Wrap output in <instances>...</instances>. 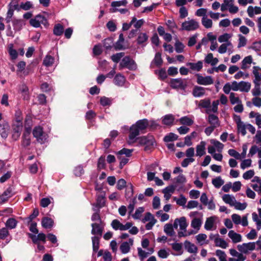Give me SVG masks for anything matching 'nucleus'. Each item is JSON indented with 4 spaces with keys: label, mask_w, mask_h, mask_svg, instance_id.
Segmentation results:
<instances>
[{
    "label": "nucleus",
    "mask_w": 261,
    "mask_h": 261,
    "mask_svg": "<svg viewBox=\"0 0 261 261\" xmlns=\"http://www.w3.org/2000/svg\"><path fill=\"white\" fill-rule=\"evenodd\" d=\"M252 62V58L251 56L246 57L241 62V68L244 70L248 68Z\"/></svg>",
    "instance_id": "obj_28"
},
{
    "label": "nucleus",
    "mask_w": 261,
    "mask_h": 261,
    "mask_svg": "<svg viewBox=\"0 0 261 261\" xmlns=\"http://www.w3.org/2000/svg\"><path fill=\"white\" fill-rule=\"evenodd\" d=\"M19 92L21 94L23 99L29 100L30 98L29 88L24 84L21 85L19 88Z\"/></svg>",
    "instance_id": "obj_13"
},
{
    "label": "nucleus",
    "mask_w": 261,
    "mask_h": 261,
    "mask_svg": "<svg viewBox=\"0 0 261 261\" xmlns=\"http://www.w3.org/2000/svg\"><path fill=\"white\" fill-rule=\"evenodd\" d=\"M247 205V204L246 202L241 203L236 200L233 206H234L236 210L243 211L246 208Z\"/></svg>",
    "instance_id": "obj_54"
},
{
    "label": "nucleus",
    "mask_w": 261,
    "mask_h": 261,
    "mask_svg": "<svg viewBox=\"0 0 261 261\" xmlns=\"http://www.w3.org/2000/svg\"><path fill=\"white\" fill-rule=\"evenodd\" d=\"M91 233L95 236L101 237L103 230V226L102 223H94L91 224Z\"/></svg>",
    "instance_id": "obj_9"
},
{
    "label": "nucleus",
    "mask_w": 261,
    "mask_h": 261,
    "mask_svg": "<svg viewBox=\"0 0 261 261\" xmlns=\"http://www.w3.org/2000/svg\"><path fill=\"white\" fill-rule=\"evenodd\" d=\"M202 224L201 220L199 218H195L191 221V227L197 230H199Z\"/></svg>",
    "instance_id": "obj_39"
},
{
    "label": "nucleus",
    "mask_w": 261,
    "mask_h": 261,
    "mask_svg": "<svg viewBox=\"0 0 261 261\" xmlns=\"http://www.w3.org/2000/svg\"><path fill=\"white\" fill-rule=\"evenodd\" d=\"M207 120L208 123L211 124V126L215 128H217L220 126L218 117L214 114H210L208 116Z\"/></svg>",
    "instance_id": "obj_18"
},
{
    "label": "nucleus",
    "mask_w": 261,
    "mask_h": 261,
    "mask_svg": "<svg viewBox=\"0 0 261 261\" xmlns=\"http://www.w3.org/2000/svg\"><path fill=\"white\" fill-rule=\"evenodd\" d=\"M124 68H127L130 70H135L137 68V65L129 56H125L122 59L119 64L120 69Z\"/></svg>",
    "instance_id": "obj_1"
},
{
    "label": "nucleus",
    "mask_w": 261,
    "mask_h": 261,
    "mask_svg": "<svg viewBox=\"0 0 261 261\" xmlns=\"http://www.w3.org/2000/svg\"><path fill=\"white\" fill-rule=\"evenodd\" d=\"M92 210L94 213L91 216V220L93 221H98L99 223H102V220L100 216V210L95 208V207H92Z\"/></svg>",
    "instance_id": "obj_35"
},
{
    "label": "nucleus",
    "mask_w": 261,
    "mask_h": 261,
    "mask_svg": "<svg viewBox=\"0 0 261 261\" xmlns=\"http://www.w3.org/2000/svg\"><path fill=\"white\" fill-rule=\"evenodd\" d=\"M124 56V53H119L113 55L111 56L112 60L116 63H118L120 59Z\"/></svg>",
    "instance_id": "obj_50"
},
{
    "label": "nucleus",
    "mask_w": 261,
    "mask_h": 261,
    "mask_svg": "<svg viewBox=\"0 0 261 261\" xmlns=\"http://www.w3.org/2000/svg\"><path fill=\"white\" fill-rule=\"evenodd\" d=\"M197 242L201 245H202L204 244V241L206 239L207 236L205 234L200 233L196 237Z\"/></svg>",
    "instance_id": "obj_62"
},
{
    "label": "nucleus",
    "mask_w": 261,
    "mask_h": 261,
    "mask_svg": "<svg viewBox=\"0 0 261 261\" xmlns=\"http://www.w3.org/2000/svg\"><path fill=\"white\" fill-rule=\"evenodd\" d=\"M223 200L230 206H233L236 200L234 196L229 194H224L222 197Z\"/></svg>",
    "instance_id": "obj_30"
},
{
    "label": "nucleus",
    "mask_w": 261,
    "mask_h": 261,
    "mask_svg": "<svg viewBox=\"0 0 261 261\" xmlns=\"http://www.w3.org/2000/svg\"><path fill=\"white\" fill-rule=\"evenodd\" d=\"M186 65L191 69L197 71H199L203 67V63L201 61H199L196 63L188 62Z\"/></svg>",
    "instance_id": "obj_23"
},
{
    "label": "nucleus",
    "mask_w": 261,
    "mask_h": 261,
    "mask_svg": "<svg viewBox=\"0 0 261 261\" xmlns=\"http://www.w3.org/2000/svg\"><path fill=\"white\" fill-rule=\"evenodd\" d=\"M236 94L234 93L231 92L230 93L229 99L230 102L232 105H234L236 103H241V100L240 99L239 97L235 96Z\"/></svg>",
    "instance_id": "obj_51"
},
{
    "label": "nucleus",
    "mask_w": 261,
    "mask_h": 261,
    "mask_svg": "<svg viewBox=\"0 0 261 261\" xmlns=\"http://www.w3.org/2000/svg\"><path fill=\"white\" fill-rule=\"evenodd\" d=\"M55 59L50 55H46L43 60V65L46 67H49L53 65Z\"/></svg>",
    "instance_id": "obj_41"
},
{
    "label": "nucleus",
    "mask_w": 261,
    "mask_h": 261,
    "mask_svg": "<svg viewBox=\"0 0 261 261\" xmlns=\"http://www.w3.org/2000/svg\"><path fill=\"white\" fill-rule=\"evenodd\" d=\"M148 38V36L146 33H139L137 39V44L139 45L142 44L143 43L147 41Z\"/></svg>",
    "instance_id": "obj_38"
},
{
    "label": "nucleus",
    "mask_w": 261,
    "mask_h": 261,
    "mask_svg": "<svg viewBox=\"0 0 261 261\" xmlns=\"http://www.w3.org/2000/svg\"><path fill=\"white\" fill-rule=\"evenodd\" d=\"M133 150L123 148L117 152V155H121L123 154H125L126 156L129 157L132 155Z\"/></svg>",
    "instance_id": "obj_60"
},
{
    "label": "nucleus",
    "mask_w": 261,
    "mask_h": 261,
    "mask_svg": "<svg viewBox=\"0 0 261 261\" xmlns=\"http://www.w3.org/2000/svg\"><path fill=\"white\" fill-rule=\"evenodd\" d=\"M240 89L242 92H248L251 88V84L249 82L241 81L240 82Z\"/></svg>",
    "instance_id": "obj_37"
},
{
    "label": "nucleus",
    "mask_w": 261,
    "mask_h": 261,
    "mask_svg": "<svg viewBox=\"0 0 261 261\" xmlns=\"http://www.w3.org/2000/svg\"><path fill=\"white\" fill-rule=\"evenodd\" d=\"M179 121L181 124L186 125L188 126H191L194 123L193 120L192 119L188 117V116H184L181 117L179 119Z\"/></svg>",
    "instance_id": "obj_40"
},
{
    "label": "nucleus",
    "mask_w": 261,
    "mask_h": 261,
    "mask_svg": "<svg viewBox=\"0 0 261 261\" xmlns=\"http://www.w3.org/2000/svg\"><path fill=\"white\" fill-rule=\"evenodd\" d=\"M178 136L173 133H170L166 135L164 138V141L165 142H169L177 140Z\"/></svg>",
    "instance_id": "obj_42"
},
{
    "label": "nucleus",
    "mask_w": 261,
    "mask_h": 261,
    "mask_svg": "<svg viewBox=\"0 0 261 261\" xmlns=\"http://www.w3.org/2000/svg\"><path fill=\"white\" fill-rule=\"evenodd\" d=\"M261 71V68L258 66H254L253 67V74L255 79L253 80L254 84H261V73L259 71Z\"/></svg>",
    "instance_id": "obj_17"
},
{
    "label": "nucleus",
    "mask_w": 261,
    "mask_h": 261,
    "mask_svg": "<svg viewBox=\"0 0 261 261\" xmlns=\"http://www.w3.org/2000/svg\"><path fill=\"white\" fill-rule=\"evenodd\" d=\"M22 126L21 124L14 126L13 128L12 138L14 140H17L20 137L22 130Z\"/></svg>",
    "instance_id": "obj_25"
},
{
    "label": "nucleus",
    "mask_w": 261,
    "mask_h": 261,
    "mask_svg": "<svg viewBox=\"0 0 261 261\" xmlns=\"http://www.w3.org/2000/svg\"><path fill=\"white\" fill-rule=\"evenodd\" d=\"M33 6L31 2L28 1L25 3H21L20 5V8L24 10H28L30 9Z\"/></svg>",
    "instance_id": "obj_63"
},
{
    "label": "nucleus",
    "mask_w": 261,
    "mask_h": 261,
    "mask_svg": "<svg viewBox=\"0 0 261 261\" xmlns=\"http://www.w3.org/2000/svg\"><path fill=\"white\" fill-rule=\"evenodd\" d=\"M228 236L231 239L233 243H237L242 241L241 235L236 233L233 230H230L228 233Z\"/></svg>",
    "instance_id": "obj_20"
},
{
    "label": "nucleus",
    "mask_w": 261,
    "mask_h": 261,
    "mask_svg": "<svg viewBox=\"0 0 261 261\" xmlns=\"http://www.w3.org/2000/svg\"><path fill=\"white\" fill-rule=\"evenodd\" d=\"M29 236L34 244H38L39 241H41L43 243H45L46 241V236L43 233H39L38 234L37 236L31 233H29Z\"/></svg>",
    "instance_id": "obj_15"
},
{
    "label": "nucleus",
    "mask_w": 261,
    "mask_h": 261,
    "mask_svg": "<svg viewBox=\"0 0 261 261\" xmlns=\"http://www.w3.org/2000/svg\"><path fill=\"white\" fill-rule=\"evenodd\" d=\"M64 31V27L60 23H57L54 26L53 33L57 36H60L63 34Z\"/></svg>",
    "instance_id": "obj_29"
},
{
    "label": "nucleus",
    "mask_w": 261,
    "mask_h": 261,
    "mask_svg": "<svg viewBox=\"0 0 261 261\" xmlns=\"http://www.w3.org/2000/svg\"><path fill=\"white\" fill-rule=\"evenodd\" d=\"M9 235L8 228L3 227L0 229V240H5Z\"/></svg>",
    "instance_id": "obj_56"
},
{
    "label": "nucleus",
    "mask_w": 261,
    "mask_h": 261,
    "mask_svg": "<svg viewBox=\"0 0 261 261\" xmlns=\"http://www.w3.org/2000/svg\"><path fill=\"white\" fill-rule=\"evenodd\" d=\"M178 225L180 231L178 232V237L179 238L185 237L192 234V232H187V227L188 223L187 222L186 218L185 217H182L177 218Z\"/></svg>",
    "instance_id": "obj_2"
},
{
    "label": "nucleus",
    "mask_w": 261,
    "mask_h": 261,
    "mask_svg": "<svg viewBox=\"0 0 261 261\" xmlns=\"http://www.w3.org/2000/svg\"><path fill=\"white\" fill-rule=\"evenodd\" d=\"M247 124H245L244 122L238 124L237 125V130L239 133H241L243 136L246 134Z\"/></svg>",
    "instance_id": "obj_45"
},
{
    "label": "nucleus",
    "mask_w": 261,
    "mask_h": 261,
    "mask_svg": "<svg viewBox=\"0 0 261 261\" xmlns=\"http://www.w3.org/2000/svg\"><path fill=\"white\" fill-rule=\"evenodd\" d=\"M214 223V220L213 217H210L207 218L205 224H204V228L206 230H210L213 227Z\"/></svg>",
    "instance_id": "obj_44"
},
{
    "label": "nucleus",
    "mask_w": 261,
    "mask_h": 261,
    "mask_svg": "<svg viewBox=\"0 0 261 261\" xmlns=\"http://www.w3.org/2000/svg\"><path fill=\"white\" fill-rule=\"evenodd\" d=\"M54 222L51 218L44 217L42 219L41 224L43 227L45 228H50L53 225Z\"/></svg>",
    "instance_id": "obj_32"
},
{
    "label": "nucleus",
    "mask_w": 261,
    "mask_h": 261,
    "mask_svg": "<svg viewBox=\"0 0 261 261\" xmlns=\"http://www.w3.org/2000/svg\"><path fill=\"white\" fill-rule=\"evenodd\" d=\"M199 27V23L194 19L185 21L181 24V29L188 31H194Z\"/></svg>",
    "instance_id": "obj_5"
},
{
    "label": "nucleus",
    "mask_w": 261,
    "mask_h": 261,
    "mask_svg": "<svg viewBox=\"0 0 261 261\" xmlns=\"http://www.w3.org/2000/svg\"><path fill=\"white\" fill-rule=\"evenodd\" d=\"M175 118L172 114H167L162 117V123L164 125L171 126L173 124Z\"/></svg>",
    "instance_id": "obj_21"
},
{
    "label": "nucleus",
    "mask_w": 261,
    "mask_h": 261,
    "mask_svg": "<svg viewBox=\"0 0 261 261\" xmlns=\"http://www.w3.org/2000/svg\"><path fill=\"white\" fill-rule=\"evenodd\" d=\"M84 173V170L82 165L76 166L74 169V174L76 176H81Z\"/></svg>",
    "instance_id": "obj_57"
},
{
    "label": "nucleus",
    "mask_w": 261,
    "mask_h": 261,
    "mask_svg": "<svg viewBox=\"0 0 261 261\" xmlns=\"http://www.w3.org/2000/svg\"><path fill=\"white\" fill-rule=\"evenodd\" d=\"M237 247L239 251L247 253L249 251H252L255 249V243L254 242L243 243L238 245Z\"/></svg>",
    "instance_id": "obj_6"
},
{
    "label": "nucleus",
    "mask_w": 261,
    "mask_h": 261,
    "mask_svg": "<svg viewBox=\"0 0 261 261\" xmlns=\"http://www.w3.org/2000/svg\"><path fill=\"white\" fill-rule=\"evenodd\" d=\"M205 94V88L202 87L196 86L194 87L192 94L195 97L203 96Z\"/></svg>",
    "instance_id": "obj_16"
},
{
    "label": "nucleus",
    "mask_w": 261,
    "mask_h": 261,
    "mask_svg": "<svg viewBox=\"0 0 261 261\" xmlns=\"http://www.w3.org/2000/svg\"><path fill=\"white\" fill-rule=\"evenodd\" d=\"M164 231L169 236L172 237L175 234L173 226L172 224L168 223L165 225Z\"/></svg>",
    "instance_id": "obj_33"
},
{
    "label": "nucleus",
    "mask_w": 261,
    "mask_h": 261,
    "mask_svg": "<svg viewBox=\"0 0 261 261\" xmlns=\"http://www.w3.org/2000/svg\"><path fill=\"white\" fill-rule=\"evenodd\" d=\"M184 246L187 251L191 253H196L198 250L197 247L195 244L191 243L188 241H186L184 243Z\"/></svg>",
    "instance_id": "obj_19"
},
{
    "label": "nucleus",
    "mask_w": 261,
    "mask_h": 261,
    "mask_svg": "<svg viewBox=\"0 0 261 261\" xmlns=\"http://www.w3.org/2000/svg\"><path fill=\"white\" fill-rule=\"evenodd\" d=\"M140 130L135 124L131 126L130 127V133L128 137L129 140L128 141V143L129 144H131L135 142L136 137L140 134Z\"/></svg>",
    "instance_id": "obj_7"
},
{
    "label": "nucleus",
    "mask_w": 261,
    "mask_h": 261,
    "mask_svg": "<svg viewBox=\"0 0 261 261\" xmlns=\"http://www.w3.org/2000/svg\"><path fill=\"white\" fill-rule=\"evenodd\" d=\"M144 211V208L143 207H138L135 213V214L133 215V217L135 219H140L142 213Z\"/></svg>",
    "instance_id": "obj_59"
},
{
    "label": "nucleus",
    "mask_w": 261,
    "mask_h": 261,
    "mask_svg": "<svg viewBox=\"0 0 261 261\" xmlns=\"http://www.w3.org/2000/svg\"><path fill=\"white\" fill-rule=\"evenodd\" d=\"M105 193L102 192L100 194L97 195L96 202L92 204V205L93 207L100 210L105 206Z\"/></svg>",
    "instance_id": "obj_8"
},
{
    "label": "nucleus",
    "mask_w": 261,
    "mask_h": 261,
    "mask_svg": "<svg viewBox=\"0 0 261 261\" xmlns=\"http://www.w3.org/2000/svg\"><path fill=\"white\" fill-rule=\"evenodd\" d=\"M170 85L173 89L185 90L188 86V83L186 79H173L170 80Z\"/></svg>",
    "instance_id": "obj_4"
},
{
    "label": "nucleus",
    "mask_w": 261,
    "mask_h": 261,
    "mask_svg": "<svg viewBox=\"0 0 261 261\" xmlns=\"http://www.w3.org/2000/svg\"><path fill=\"white\" fill-rule=\"evenodd\" d=\"M9 125L5 120L0 122V134L2 138H6L8 137Z\"/></svg>",
    "instance_id": "obj_11"
},
{
    "label": "nucleus",
    "mask_w": 261,
    "mask_h": 261,
    "mask_svg": "<svg viewBox=\"0 0 261 261\" xmlns=\"http://www.w3.org/2000/svg\"><path fill=\"white\" fill-rule=\"evenodd\" d=\"M134 240L133 239H129L128 242H123L120 246V250L123 254H126L128 253L130 247L133 245Z\"/></svg>",
    "instance_id": "obj_12"
},
{
    "label": "nucleus",
    "mask_w": 261,
    "mask_h": 261,
    "mask_svg": "<svg viewBox=\"0 0 261 261\" xmlns=\"http://www.w3.org/2000/svg\"><path fill=\"white\" fill-rule=\"evenodd\" d=\"M205 146L206 142L205 141H201L196 147V155L198 156H202L205 154Z\"/></svg>",
    "instance_id": "obj_14"
},
{
    "label": "nucleus",
    "mask_w": 261,
    "mask_h": 261,
    "mask_svg": "<svg viewBox=\"0 0 261 261\" xmlns=\"http://www.w3.org/2000/svg\"><path fill=\"white\" fill-rule=\"evenodd\" d=\"M153 62L156 66H160L163 63V60L161 57V54L160 53H156Z\"/></svg>",
    "instance_id": "obj_48"
},
{
    "label": "nucleus",
    "mask_w": 261,
    "mask_h": 261,
    "mask_svg": "<svg viewBox=\"0 0 261 261\" xmlns=\"http://www.w3.org/2000/svg\"><path fill=\"white\" fill-rule=\"evenodd\" d=\"M17 224V221L15 219L12 218H9L5 223L6 227L10 229L15 228L16 227Z\"/></svg>",
    "instance_id": "obj_36"
},
{
    "label": "nucleus",
    "mask_w": 261,
    "mask_h": 261,
    "mask_svg": "<svg viewBox=\"0 0 261 261\" xmlns=\"http://www.w3.org/2000/svg\"><path fill=\"white\" fill-rule=\"evenodd\" d=\"M254 175V172L253 170H250L246 172H245L243 175V177L245 179H251Z\"/></svg>",
    "instance_id": "obj_64"
},
{
    "label": "nucleus",
    "mask_w": 261,
    "mask_h": 261,
    "mask_svg": "<svg viewBox=\"0 0 261 261\" xmlns=\"http://www.w3.org/2000/svg\"><path fill=\"white\" fill-rule=\"evenodd\" d=\"M135 124L140 131H142L148 127V120L147 119L139 120L136 122Z\"/></svg>",
    "instance_id": "obj_26"
},
{
    "label": "nucleus",
    "mask_w": 261,
    "mask_h": 261,
    "mask_svg": "<svg viewBox=\"0 0 261 261\" xmlns=\"http://www.w3.org/2000/svg\"><path fill=\"white\" fill-rule=\"evenodd\" d=\"M197 83L202 85H208L213 84L214 81L211 76H207L203 77L199 74H197Z\"/></svg>",
    "instance_id": "obj_10"
},
{
    "label": "nucleus",
    "mask_w": 261,
    "mask_h": 261,
    "mask_svg": "<svg viewBox=\"0 0 261 261\" xmlns=\"http://www.w3.org/2000/svg\"><path fill=\"white\" fill-rule=\"evenodd\" d=\"M100 237L93 236L92 237L93 251L96 252L99 247V240Z\"/></svg>",
    "instance_id": "obj_34"
},
{
    "label": "nucleus",
    "mask_w": 261,
    "mask_h": 261,
    "mask_svg": "<svg viewBox=\"0 0 261 261\" xmlns=\"http://www.w3.org/2000/svg\"><path fill=\"white\" fill-rule=\"evenodd\" d=\"M254 87L252 90V93L253 96L256 97L261 94V89L260 87L261 84H254Z\"/></svg>",
    "instance_id": "obj_49"
},
{
    "label": "nucleus",
    "mask_w": 261,
    "mask_h": 261,
    "mask_svg": "<svg viewBox=\"0 0 261 261\" xmlns=\"http://www.w3.org/2000/svg\"><path fill=\"white\" fill-rule=\"evenodd\" d=\"M224 183V180L221 178L220 176L214 178L212 180V184L216 188H220Z\"/></svg>",
    "instance_id": "obj_43"
},
{
    "label": "nucleus",
    "mask_w": 261,
    "mask_h": 261,
    "mask_svg": "<svg viewBox=\"0 0 261 261\" xmlns=\"http://www.w3.org/2000/svg\"><path fill=\"white\" fill-rule=\"evenodd\" d=\"M136 20V18L135 17H133L132 20L129 23H123L122 25V30L123 31H127L130 29L131 26L134 23V22Z\"/></svg>",
    "instance_id": "obj_61"
},
{
    "label": "nucleus",
    "mask_w": 261,
    "mask_h": 261,
    "mask_svg": "<svg viewBox=\"0 0 261 261\" xmlns=\"http://www.w3.org/2000/svg\"><path fill=\"white\" fill-rule=\"evenodd\" d=\"M33 135L36 138L37 141L41 144L44 143L47 138V134L43 132V128L40 126L34 127Z\"/></svg>",
    "instance_id": "obj_3"
},
{
    "label": "nucleus",
    "mask_w": 261,
    "mask_h": 261,
    "mask_svg": "<svg viewBox=\"0 0 261 261\" xmlns=\"http://www.w3.org/2000/svg\"><path fill=\"white\" fill-rule=\"evenodd\" d=\"M174 199L176 200V203L180 206H184L187 202L186 198L182 195H181L180 197L178 199L174 197Z\"/></svg>",
    "instance_id": "obj_58"
},
{
    "label": "nucleus",
    "mask_w": 261,
    "mask_h": 261,
    "mask_svg": "<svg viewBox=\"0 0 261 261\" xmlns=\"http://www.w3.org/2000/svg\"><path fill=\"white\" fill-rule=\"evenodd\" d=\"M211 143L214 145V146L217 148V150L219 152H221L224 147V145L221 143L220 142L216 140H212Z\"/></svg>",
    "instance_id": "obj_55"
},
{
    "label": "nucleus",
    "mask_w": 261,
    "mask_h": 261,
    "mask_svg": "<svg viewBox=\"0 0 261 261\" xmlns=\"http://www.w3.org/2000/svg\"><path fill=\"white\" fill-rule=\"evenodd\" d=\"M125 77L120 73L116 74L114 77V83L117 86H123L125 83Z\"/></svg>",
    "instance_id": "obj_24"
},
{
    "label": "nucleus",
    "mask_w": 261,
    "mask_h": 261,
    "mask_svg": "<svg viewBox=\"0 0 261 261\" xmlns=\"http://www.w3.org/2000/svg\"><path fill=\"white\" fill-rule=\"evenodd\" d=\"M214 242L216 246L223 249L226 248L228 246V243L224 240L219 237L218 234H217V236L214 238Z\"/></svg>",
    "instance_id": "obj_22"
},
{
    "label": "nucleus",
    "mask_w": 261,
    "mask_h": 261,
    "mask_svg": "<svg viewBox=\"0 0 261 261\" xmlns=\"http://www.w3.org/2000/svg\"><path fill=\"white\" fill-rule=\"evenodd\" d=\"M199 106L203 108L209 109L211 107V100L210 99H204L200 101Z\"/></svg>",
    "instance_id": "obj_47"
},
{
    "label": "nucleus",
    "mask_w": 261,
    "mask_h": 261,
    "mask_svg": "<svg viewBox=\"0 0 261 261\" xmlns=\"http://www.w3.org/2000/svg\"><path fill=\"white\" fill-rule=\"evenodd\" d=\"M247 13L249 17H253L254 14H261V8L259 7H255L254 8L252 6H250L247 9Z\"/></svg>",
    "instance_id": "obj_27"
},
{
    "label": "nucleus",
    "mask_w": 261,
    "mask_h": 261,
    "mask_svg": "<svg viewBox=\"0 0 261 261\" xmlns=\"http://www.w3.org/2000/svg\"><path fill=\"white\" fill-rule=\"evenodd\" d=\"M201 22L202 25L206 29L211 28L212 27L213 22L207 17H202Z\"/></svg>",
    "instance_id": "obj_46"
},
{
    "label": "nucleus",
    "mask_w": 261,
    "mask_h": 261,
    "mask_svg": "<svg viewBox=\"0 0 261 261\" xmlns=\"http://www.w3.org/2000/svg\"><path fill=\"white\" fill-rule=\"evenodd\" d=\"M216 255L219 257L220 261H227L226 254L224 251L221 250H217Z\"/></svg>",
    "instance_id": "obj_52"
},
{
    "label": "nucleus",
    "mask_w": 261,
    "mask_h": 261,
    "mask_svg": "<svg viewBox=\"0 0 261 261\" xmlns=\"http://www.w3.org/2000/svg\"><path fill=\"white\" fill-rule=\"evenodd\" d=\"M100 103L103 107L110 106L112 103V99L110 98L102 96L100 98Z\"/></svg>",
    "instance_id": "obj_53"
},
{
    "label": "nucleus",
    "mask_w": 261,
    "mask_h": 261,
    "mask_svg": "<svg viewBox=\"0 0 261 261\" xmlns=\"http://www.w3.org/2000/svg\"><path fill=\"white\" fill-rule=\"evenodd\" d=\"M124 38L122 33H121L119 36V39L116 42L114 46L116 50H122L124 48L123 47V43L124 42Z\"/></svg>",
    "instance_id": "obj_31"
}]
</instances>
